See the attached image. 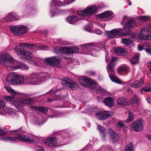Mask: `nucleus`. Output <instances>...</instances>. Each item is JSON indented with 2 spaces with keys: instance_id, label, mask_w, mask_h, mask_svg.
<instances>
[{
  "instance_id": "38",
  "label": "nucleus",
  "mask_w": 151,
  "mask_h": 151,
  "mask_svg": "<svg viewBox=\"0 0 151 151\" xmlns=\"http://www.w3.org/2000/svg\"><path fill=\"white\" fill-rule=\"evenodd\" d=\"M14 97L13 96H6L5 97V99L6 100H7L8 101H9L10 102H13V103L14 104V105H15V102L17 101H14Z\"/></svg>"
},
{
  "instance_id": "31",
  "label": "nucleus",
  "mask_w": 151,
  "mask_h": 151,
  "mask_svg": "<svg viewBox=\"0 0 151 151\" xmlns=\"http://www.w3.org/2000/svg\"><path fill=\"white\" fill-rule=\"evenodd\" d=\"M139 54L138 53L134 55L133 58L130 60V62L132 64H136L138 62Z\"/></svg>"
},
{
  "instance_id": "22",
  "label": "nucleus",
  "mask_w": 151,
  "mask_h": 151,
  "mask_svg": "<svg viewBox=\"0 0 151 151\" xmlns=\"http://www.w3.org/2000/svg\"><path fill=\"white\" fill-rule=\"evenodd\" d=\"M113 13L109 11H106L102 13H101L97 16V17L99 19H103L104 18H107L109 17H113Z\"/></svg>"
},
{
  "instance_id": "47",
  "label": "nucleus",
  "mask_w": 151,
  "mask_h": 151,
  "mask_svg": "<svg viewBox=\"0 0 151 151\" xmlns=\"http://www.w3.org/2000/svg\"><path fill=\"white\" fill-rule=\"evenodd\" d=\"M145 50L146 52L149 54H151V47L150 46H149L147 48H145Z\"/></svg>"
},
{
  "instance_id": "28",
  "label": "nucleus",
  "mask_w": 151,
  "mask_h": 151,
  "mask_svg": "<svg viewBox=\"0 0 151 151\" xmlns=\"http://www.w3.org/2000/svg\"><path fill=\"white\" fill-rule=\"evenodd\" d=\"M78 20H79V19L76 16H71L68 17L66 18L67 21L69 23L71 24H73Z\"/></svg>"
},
{
  "instance_id": "43",
  "label": "nucleus",
  "mask_w": 151,
  "mask_h": 151,
  "mask_svg": "<svg viewBox=\"0 0 151 151\" xmlns=\"http://www.w3.org/2000/svg\"><path fill=\"white\" fill-rule=\"evenodd\" d=\"M93 45H92L91 44H84V45H80L81 48H82L81 49L82 50H84V48H87L89 47L90 46H93Z\"/></svg>"
},
{
  "instance_id": "7",
  "label": "nucleus",
  "mask_w": 151,
  "mask_h": 151,
  "mask_svg": "<svg viewBox=\"0 0 151 151\" xmlns=\"http://www.w3.org/2000/svg\"><path fill=\"white\" fill-rule=\"evenodd\" d=\"M35 103L34 100L32 98H21L17 100L15 103V106L18 109H22L25 105L32 104Z\"/></svg>"
},
{
  "instance_id": "8",
  "label": "nucleus",
  "mask_w": 151,
  "mask_h": 151,
  "mask_svg": "<svg viewBox=\"0 0 151 151\" xmlns=\"http://www.w3.org/2000/svg\"><path fill=\"white\" fill-rule=\"evenodd\" d=\"M62 84L66 88L69 90H73L78 88V83L73 81L71 78L64 77L62 80Z\"/></svg>"
},
{
  "instance_id": "35",
  "label": "nucleus",
  "mask_w": 151,
  "mask_h": 151,
  "mask_svg": "<svg viewBox=\"0 0 151 151\" xmlns=\"http://www.w3.org/2000/svg\"><path fill=\"white\" fill-rule=\"evenodd\" d=\"M139 99L136 95H134L133 98L131 101V103L133 104H136L137 105L139 102Z\"/></svg>"
},
{
  "instance_id": "34",
  "label": "nucleus",
  "mask_w": 151,
  "mask_h": 151,
  "mask_svg": "<svg viewBox=\"0 0 151 151\" xmlns=\"http://www.w3.org/2000/svg\"><path fill=\"white\" fill-rule=\"evenodd\" d=\"M5 89L9 93L14 95L18 94V92L16 91L13 89L11 87L5 86Z\"/></svg>"
},
{
  "instance_id": "48",
  "label": "nucleus",
  "mask_w": 151,
  "mask_h": 151,
  "mask_svg": "<svg viewBox=\"0 0 151 151\" xmlns=\"http://www.w3.org/2000/svg\"><path fill=\"white\" fill-rule=\"evenodd\" d=\"M75 0H64V2L65 4V5H66L68 4L73 2Z\"/></svg>"
},
{
  "instance_id": "10",
  "label": "nucleus",
  "mask_w": 151,
  "mask_h": 151,
  "mask_svg": "<svg viewBox=\"0 0 151 151\" xmlns=\"http://www.w3.org/2000/svg\"><path fill=\"white\" fill-rule=\"evenodd\" d=\"M79 83L84 87L94 88L96 86L95 83L89 78L86 77L81 78L79 80Z\"/></svg>"
},
{
  "instance_id": "11",
  "label": "nucleus",
  "mask_w": 151,
  "mask_h": 151,
  "mask_svg": "<svg viewBox=\"0 0 151 151\" xmlns=\"http://www.w3.org/2000/svg\"><path fill=\"white\" fill-rule=\"evenodd\" d=\"M11 30L14 35H19L25 33L27 31V28L23 25H13L11 27Z\"/></svg>"
},
{
  "instance_id": "54",
  "label": "nucleus",
  "mask_w": 151,
  "mask_h": 151,
  "mask_svg": "<svg viewBox=\"0 0 151 151\" xmlns=\"http://www.w3.org/2000/svg\"><path fill=\"white\" fill-rule=\"evenodd\" d=\"M96 33L100 35L102 34V32L100 30H98L96 31Z\"/></svg>"
},
{
  "instance_id": "56",
  "label": "nucleus",
  "mask_w": 151,
  "mask_h": 151,
  "mask_svg": "<svg viewBox=\"0 0 151 151\" xmlns=\"http://www.w3.org/2000/svg\"><path fill=\"white\" fill-rule=\"evenodd\" d=\"M22 135V136H25V135ZM26 136H27V135H26ZM28 137H29L30 138H32L33 139V141L32 142L28 141L29 142H33L34 141V139H35V136H31V137H31L29 136H28Z\"/></svg>"
},
{
  "instance_id": "5",
  "label": "nucleus",
  "mask_w": 151,
  "mask_h": 151,
  "mask_svg": "<svg viewBox=\"0 0 151 151\" xmlns=\"http://www.w3.org/2000/svg\"><path fill=\"white\" fill-rule=\"evenodd\" d=\"M117 59V58L116 57H113L110 63L108 65V67L106 68V69L109 75V78L111 81L115 83L120 84L122 83V81L120 80L114 75L111 74L110 73L109 71V70L111 72H113V73H114L115 72L114 66V62Z\"/></svg>"
},
{
  "instance_id": "63",
  "label": "nucleus",
  "mask_w": 151,
  "mask_h": 151,
  "mask_svg": "<svg viewBox=\"0 0 151 151\" xmlns=\"http://www.w3.org/2000/svg\"><path fill=\"white\" fill-rule=\"evenodd\" d=\"M151 61H150L149 62V64H148V65L150 66H150H151Z\"/></svg>"
},
{
  "instance_id": "42",
  "label": "nucleus",
  "mask_w": 151,
  "mask_h": 151,
  "mask_svg": "<svg viewBox=\"0 0 151 151\" xmlns=\"http://www.w3.org/2000/svg\"><path fill=\"white\" fill-rule=\"evenodd\" d=\"M124 126L123 122L122 121H118L116 124V127L119 129H121L123 128Z\"/></svg>"
},
{
  "instance_id": "3",
  "label": "nucleus",
  "mask_w": 151,
  "mask_h": 151,
  "mask_svg": "<svg viewBox=\"0 0 151 151\" xmlns=\"http://www.w3.org/2000/svg\"><path fill=\"white\" fill-rule=\"evenodd\" d=\"M135 22L131 19L127 22L123 28L116 29L110 31H105V35L109 38H114L117 35L125 36L131 34L130 31L128 29L134 27L136 25Z\"/></svg>"
},
{
  "instance_id": "20",
  "label": "nucleus",
  "mask_w": 151,
  "mask_h": 151,
  "mask_svg": "<svg viewBox=\"0 0 151 151\" xmlns=\"http://www.w3.org/2000/svg\"><path fill=\"white\" fill-rule=\"evenodd\" d=\"M66 47H57L54 48L53 52L57 54H65L66 55Z\"/></svg>"
},
{
  "instance_id": "40",
  "label": "nucleus",
  "mask_w": 151,
  "mask_h": 151,
  "mask_svg": "<svg viewBox=\"0 0 151 151\" xmlns=\"http://www.w3.org/2000/svg\"><path fill=\"white\" fill-rule=\"evenodd\" d=\"M94 139V142L93 141H90V144H88V145H87L85 148L86 149H87L88 148H92V145H93L94 143L96 142V139H93V140Z\"/></svg>"
},
{
  "instance_id": "58",
  "label": "nucleus",
  "mask_w": 151,
  "mask_h": 151,
  "mask_svg": "<svg viewBox=\"0 0 151 151\" xmlns=\"http://www.w3.org/2000/svg\"><path fill=\"white\" fill-rule=\"evenodd\" d=\"M22 96L23 97H29L30 96V95L28 94L23 93L22 94Z\"/></svg>"
},
{
  "instance_id": "52",
  "label": "nucleus",
  "mask_w": 151,
  "mask_h": 151,
  "mask_svg": "<svg viewBox=\"0 0 151 151\" xmlns=\"http://www.w3.org/2000/svg\"><path fill=\"white\" fill-rule=\"evenodd\" d=\"M42 122L40 121L39 119H38L35 121V123L37 124H40L42 123Z\"/></svg>"
},
{
  "instance_id": "26",
  "label": "nucleus",
  "mask_w": 151,
  "mask_h": 151,
  "mask_svg": "<svg viewBox=\"0 0 151 151\" xmlns=\"http://www.w3.org/2000/svg\"><path fill=\"white\" fill-rule=\"evenodd\" d=\"M31 108L35 111H39L43 113L47 112L48 110L47 108L43 106H32Z\"/></svg>"
},
{
  "instance_id": "2",
  "label": "nucleus",
  "mask_w": 151,
  "mask_h": 151,
  "mask_svg": "<svg viewBox=\"0 0 151 151\" xmlns=\"http://www.w3.org/2000/svg\"><path fill=\"white\" fill-rule=\"evenodd\" d=\"M37 46L33 44L22 43L19 46H16L14 50L15 52L22 58L29 60L33 57V55L31 52L25 50V49L28 48L33 51L37 50H47L48 49V47L46 46H41L40 49H37Z\"/></svg>"
},
{
  "instance_id": "29",
  "label": "nucleus",
  "mask_w": 151,
  "mask_h": 151,
  "mask_svg": "<svg viewBox=\"0 0 151 151\" xmlns=\"http://www.w3.org/2000/svg\"><path fill=\"white\" fill-rule=\"evenodd\" d=\"M53 5L56 7H60L62 6H65V5L58 0H52V1L51 5L53 6Z\"/></svg>"
},
{
  "instance_id": "15",
  "label": "nucleus",
  "mask_w": 151,
  "mask_h": 151,
  "mask_svg": "<svg viewBox=\"0 0 151 151\" xmlns=\"http://www.w3.org/2000/svg\"><path fill=\"white\" fill-rule=\"evenodd\" d=\"M60 90H58L56 91V88H53L52 89L50 90L48 93H46L47 95L49 94L50 96H52V97H54L52 99H48V101L49 102H52L54 100H57L59 99V98H57L56 97H58V96H60Z\"/></svg>"
},
{
  "instance_id": "13",
  "label": "nucleus",
  "mask_w": 151,
  "mask_h": 151,
  "mask_svg": "<svg viewBox=\"0 0 151 151\" xmlns=\"http://www.w3.org/2000/svg\"><path fill=\"white\" fill-rule=\"evenodd\" d=\"M143 119L141 118H140L138 120L135 121L132 123L131 129L136 132L142 130L143 128Z\"/></svg>"
},
{
  "instance_id": "25",
  "label": "nucleus",
  "mask_w": 151,
  "mask_h": 151,
  "mask_svg": "<svg viewBox=\"0 0 151 151\" xmlns=\"http://www.w3.org/2000/svg\"><path fill=\"white\" fill-rule=\"evenodd\" d=\"M66 55L70 53H76L79 51V49L76 47H66Z\"/></svg>"
},
{
  "instance_id": "23",
  "label": "nucleus",
  "mask_w": 151,
  "mask_h": 151,
  "mask_svg": "<svg viewBox=\"0 0 151 151\" xmlns=\"http://www.w3.org/2000/svg\"><path fill=\"white\" fill-rule=\"evenodd\" d=\"M98 130L101 135L102 137L104 139L107 136V134L105 129L99 124L97 125Z\"/></svg>"
},
{
  "instance_id": "18",
  "label": "nucleus",
  "mask_w": 151,
  "mask_h": 151,
  "mask_svg": "<svg viewBox=\"0 0 151 151\" xmlns=\"http://www.w3.org/2000/svg\"><path fill=\"white\" fill-rule=\"evenodd\" d=\"M58 139L55 137H52L47 139L44 142L45 144L48 145L51 147L57 145Z\"/></svg>"
},
{
  "instance_id": "60",
  "label": "nucleus",
  "mask_w": 151,
  "mask_h": 151,
  "mask_svg": "<svg viewBox=\"0 0 151 151\" xmlns=\"http://www.w3.org/2000/svg\"><path fill=\"white\" fill-rule=\"evenodd\" d=\"M90 75L92 76H94L95 75V73L93 71H91L90 73Z\"/></svg>"
},
{
  "instance_id": "14",
  "label": "nucleus",
  "mask_w": 151,
  "mask_h": 151,
  "mask_svg": "<svg viewBox=\"0 0 151 151\" xmlns=\"http://www.w3.org/2000/svg\"><path fill=\"white\" fill-rule=\"evenodd\" d=\"M150 31L147 28H144L141 30L139 34V38L141 40H146L151 38L149 34Z\"/></svg>"
},
{
  "instance_id": "62",
  "label": "nucleus",
  "mask_w": 151,
  "mask_h": 151,
  "mask_svg": "<svg viewBox=\"0 0 151 151\" xmlns=\"http://www.w3.org/2000/svg\"><path fill=\"white\" fill-rule=\"evenodd\" d=\"M32 62H33V60H30V61H29V63H30V64H33V63H32Z\"/></svg>"
},
{
  "instance_id": "59",
  "label": "nucleus",
  "mask_w": 151,
  "mask_h": 151,
  "mask_svg": "<svg viewBox=\"0 0 151 151\" xmlns=\"http://www.w3.org/2000/svg\"><path fill=\"white\" fill-rule=\"evenodd\" d=\"M147 137L150 140H151V135L150 134L147 135Z\"/></svg>"
},
{
  "instance_id": "17",
  "label": "nucleus",
  "mask_w": 151,
  "mask_h": 151,
  "mask_svg": "<svg viewBox=\"0 0 151 151\" xmlns=\"http://www.w3.org/2000/svg\"><path fill=\"white\" fill-rule=\"evenodd\" d=\"M96 115L99 119L102 120L108 118L110 115L108 111H99L96 113Z\"/></svg>"
},
{
  "instance_id": "1",
  "label": "nucleus",
  "mask_w": 151,
  "mask_h": 151,
  "mask_svg": "<svg viewBox=\"0 0 151 151\" xmlns=\"http://www.w3.org/2000/svg\"><path fill=\"white\" fill-rule=\"evenodd\" d=\"M48 77L47 73H32L24 78L22 75L19 76L16 73L11 72L8 75L6 79L11 84L36 85L44 81Z\"/></svg>"
},
{
  "instance_id": "4",
  "label": "nucleus",
  "mask_w": 151,
  "mask_h": 151,
  "mask_svg": "<svg viewBox=\"0 0 151 151\" xmlns=\"http://www.w3.org/2000/svg\"><path fill=\"white\" fill-rule=\"evenodd\" d=\"M0 63L6 67H10L15 64L11 68L14 70L21 68V63L17 62L9 53H4L0 56Z\"/></svg>"
},
{
  "instance_id": "39",
  "label": "nucleus",
  "mask_w": 151,
  "mask_h": 151,
  "mask_svg": "<svg viewBox=\"0 0 151 151\" xmlns=\"http://www.w3.org/2000/svg\"><path fill=\"white\" fill-rule=\"evenodd\" d=\"M128 70V69L127 67L126 66H123L119 68V71L120 73H124L127 71Z\"/></svg>"
},
{
  "instance_id": "45",
  "label": "nucleus",
  "mask_w": 151,
  "mask_h": 151,
  "mask_svg": "<svg viewBox=\"0 0 151 151\" xmlns=\"http://www.w3.org/2000/svg\"><path fill=\"white\" fill-rule=\"evenodd\" d=\"M104 91V90L101 87L95 90V92L98 94L102 93Z\"/></svg>"
},
{
  "instance_id": "6",
  "label": "nucleus",
  "mask_w": 151,
  "mask_h": 151,
  "mask_svg": "<svg viewBox=\"0 0 151 151\" xmlns=\"http://www.w3.org/2000/svg\"><path fill=\"white\" fill-rule=\"evenodd\" d=\"M1 139L5 141H11L13 142H17L19 140L30 142L33 141V139L29 137L26 136H22V135H19L14 137L11 136L3 137H1Z\"/></svg>"
},
{
  "instance_id": "55",
  "label": "nucleus",
  "mask_w": 151,
  "mask_h": 151,
  "mask_svg": "<svg viewBox=\"0 0 151 151\" xmlns=\"http://www.w3.org/2000/svg\"><path fill=\"white\" fill-rule=\"evenodd\" d=\"M38 147H39L37 145H36L35 146V148H37ZM39 147L40 148V149L39 150V151H45L42 148H41V147Z\"/></svg>"
},
{
  "instance_id": "30",
  "label": "nucleus",
  "mask_w": 151,
  "mask_h": 151,
  "mask_svg": "<svg viewBox=\"0 0 151 151\" xmlns=\"http://www.w3.org/2000/svg\"><path fill=\"white\" fill-rule=\"evenodd\" d=\"M134 145L132 142H129L126 145L124 151H134Z\"/></svg>"
},
{
  "instance_id": "44",
  "label": "nucleus",
  "mask_w": 151,
  "mask_h": 151,
  "mask_svg": "<svg viewBox=\"0 0 151 151\" xmlns=\"http://www.w3.org/2000/svg\"><path fill=\"white\" fill-rule=\"evenodd\" d=\"M140 19L143 21H145L150 19V17L148 16H142L140 17Z\"/></svg>"
},
{
  "instance_id": "64",
  "label": "nucleus",
  "mask_w": 151,
  "mask_h": 151,
  "mask_svg": "<svg viewBox=\"0 0 151 151\" xmlns=\"http://www.w3.org/2000/svg\"><path fill=\"white\" fill-rule=\"evenodd\" d=\"M109 61V60L108 59H106V62H108Z\"/></svg>"
},
{
  "instance_id": "49",
  "label": "nucleus",
  "mask_w": 151,
  "mask_h": 151,
  "mask_svg": "<svg viewBox=\"0 0 151 151\" xmlns=\"http://www.w3.org/2000/svg\"><path fill=\"white\" fill-rule=\"evenodd\" d=\"M42 60H41L40 59H36V58L35 60H33L32 63H33V65H35V66H37L38 65V63L37 62V61H40Z\"/></svg>"
},
{
  "instance_id": "12",
  "label": "nucleus",
  "mask_w": 151,
  "mask_h": 151,
  "mask_svg": "<svg viewBox=\"0 0 151 151\" xmlns=\"http://www.w3.org/2000/svg\"><path fill=\"white\" fill-rule=\"evenodd\" d=\"M45 62L48 65L51 67L56 66L57 67H60V59L58 57H53L46 58L45 59Z\"/></svg>"
},
{
  "instance_id": "53",
  "label": "nucleus",
  "mask_w": 151,
  "mask_h": 151,
  "mask_svg": "<svg viewBox=\"0 0 151 151\" xmlns=\"http://www.w3.org/2000/svg\"><path fill=\"white\" fill-rule=\"evenodd\" d=\"M138 49L140 51L143 49V47L142 45H139L138 46Z\"/></svg>"
},
{
  "instance_id": "57",
  "label": "nucleus",
  "mask_w": 151,
  "mask_h": 151,
  "mask_svg": "<svg viewBox=\"0 0 151 151\" xmlns=\"http://www.w3.org/2000/svg\"><path fill=\"white\" fill-rule=\"evenodd\" d=\"M60 116V115L59 114H55L52 117H58Z\"/></svg>"
},
{
  "instance_id": "16",
  "label": "nucleus",
  "mask_w": 151,
  "mask_h": 151,
  "mask_svg": "<svg viewBox=\"0 0 151 151\" xmlns=\"http://www.w3.org/2000/svg\"><path fill=\"white\" fill-rule=\"evenodd\" d=\"M109 138L113 143L117 142L119 139L118 134L112 129H109Z\"/></svg>"
},
{
  "instance_id": "41",
  "label": "nucleus",
  "mask_w": 151,
  "mask_h": 151,
  "mask_svg": "<svg viewBox=\"0 0 151 151\" xmlns=\"http://www.w3.org/2000/svg\"><path fill=\"white\" fill-rule=\"evenodd\" d=\"M92 27H93L92 25H90L89 26H86L84 27V29L90 32H91L93 31Z\"/></svg>"
},
{
  "instance_id": "51",
  "label": "nucleus",
  "mask_w": 151,
  "mask_h": 151,
  "mask_svg": "<svg viewBox=\"0 0 151 151\" xmlns=\"http://www.w3.org/2000/svg\"><path fill=\"white\" fill-rule=\"evenodd\" d=\"M4 102L2 100H0V108H3L4 107Z\"/></svg>"
},
{
  "instance_id": "37",
  "label": "nucleus",
  "mask_w": 151,
  "mask_h": 151,
  "mask_svg": "<svg viewBox=\"0 0 151 151\" xmlns=\"http://www.w3.org/2000/svg\"><path fill=\"white\" fill-rule=\"evenodd\" d=\"M133 115V114L132 113L129 112L128 118L125 121V122H131L133 121L134 119V116Z\"/></svg>"
},
{
  "instance_id": "46",
  "label": "nucleus",
  "mask_w": 151,
  "mask_h": 151,
  "mask_svg": "<svg viewBox=\"0 0 151 151\" xmlns=\"http://www.w3.org/2000/svg\"><path fill=\"white\" fill-rule=\"evenodd\" d=\"M21 69L23 70H27L29 67L24 63H21Z\"/></svg>"
},
{
  "instance_id": "32",
  "label": "nucleus",
  "mask_w": 151,
  "mask_h": 151,
  "mask_svg": "<svg viewBox=\"0 0 151 151\" xmlns=\"http://www.w3.org/2000/svg\"><path fill=\"white\" fill-rule=\"evenodd\" d=\"M17 131H11L9 133L2 130H0V136L6 135L8 134L15 135Z\"/></svg>"
},
{
  "instance_id": "50",
  "label": "nucleus",
  "mask_w": 151,
  "mask_h": 151,
  "mask_svg": "<svg viewBox=\"0 0 151 151\" xmlns=\"http://www.w3.org/2000/svg\"><path fill=\"white\" fill-rule=\"evenodd\" d=\"M141 90L142 91H144L145 92H148L150 91L151 90V89L148 87L142 88H141Z\"/></svg>"
},
{
  "instance_id": "19",
  "label": "nucleus",
  "mask_w": 151,
  "mask_h": 151,
  "mask_svg": "<svg viewBox=\"0 0 151 151\" xmlns=\"http://www.w3.org/2000/svg\"><path fill=\"white\" fill-rule=\"evenodd\" d=\"M103 102L109 107H112L114 105V100L111 97H106L104 99Z\"/></svg>"
},
{
  "instance_id": "61",
  "label": "nucleus",
  "mask_w": 151,
  "mask_h": 151,
  "mask_svg": "<svg viewBox=\"0 0 151 151\" xmlns=\"http://www.w3.org/2000/svg\"><path fill=\"white\" fill-rule=\"evenodd\" d=\"M146 100L148 103H149L150 101V98H147L146 99Z\"/></svg>"
},
{
  "instance_id": "9",
  "label": "nucleus",
  "mask_w": 151,
  "mask_h": 151,
  "mask_svg": "<svg viewBox=\"0 0 151 151\" xmlns=\"http://www.w3.org/2000/svg\"><path fill=\"white\" fill-rule=\"evenodd\" d=\"M98 9L95 5H93L87 7L84 10H79L77 11L78 15L84 17L93 14L98 11Z\"/></svg>"
},
{
  "instance_id": "33",
  "label": "nucleus",
  "mask_w": 151,
  "mask_h": 151,
  "mask_svg": "<svg viewBox=\"0 0 151 151\" xmlns=\"http://www.w3.org/2000/svg\"><path fill=\"white\" fill-rule=\"evenodd\" d=\"M117 103L119 105H127L128 104L126 100L122 98L118 99L117 101Z\"/></svg>"
},
{
  "instance_id": "21",
  "label": "nucleus",
  "mask_w": 151,
  "mask_h": 151,
  "mask_svg": "<svg viewBox=\"0 0 151 151\" xmlns=\"http://www.w3.org/2000/svg\"><path fill=\"white\" fill-rule=\"evenodd\" d=\"M7 17L8 21L9 22L18 20L19 19V17L14 12L8 14Z\"/></svg>"
},
{
  "instance_id": "36",
  "label": "nucleus",
  "mask_w": 151,
  "mask_h": 151,
  "mask_svg": "<svg viewBox=\"0 0 151 151\" xmlns=\"http://www.w3.org/2000/svg\"><path fill=\"white\" fill-rule=\"evenodd\" d=\"M122 42L123 44L129 46L132 43V41L130 39L126 38L123 39Z\"/></svg>"
},
{
  "instance_id": "27",
  "label": "nucleus",
  "mask_w": 151,
  "mask_h": 151,
  "mask_svg": "<svg viewBox=\"0 0 151 151\" xmlns=\"http://www.w3.org/2000/svg\"><path fill=\"white\" fill-rule=\"evenodd\" d=\"M126 50L121 47L116 48L115 49L114 52L116 55H121L126 52Z\"/></svg>"
},
{
  "instance_id": "24",
  "label": "nucleus",
  "mask_w": 151,
  "mask_h": 151,
  "mask_svg": "<svg viewBox=\"0 0 151 151\" xmlns=\"http://www.w3.org/2000/svg\"><path fill=\"white\" fill-rule=\"evenodd\" d=\"M143 83V80L141 79L139 81H135L133 83L130 84V86L134 88H138L142 86Z\"/></svg>"
}]
</instances>
